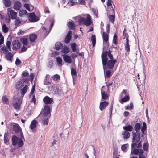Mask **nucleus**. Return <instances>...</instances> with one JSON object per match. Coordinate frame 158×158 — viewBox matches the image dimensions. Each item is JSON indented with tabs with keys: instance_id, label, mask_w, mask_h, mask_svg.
Wrapping results in <instances>:
<instances>
[{
	"instance_id": "39",
	"label": "nucleus",
	"mask_w": 158,
	"mask_h": 158,
	"mask_svg": "<svg viewBox=\"0 0 158 158\" xmlns=\"http://www.w3.org/2000/svg\"><path fill=\"white\" fill-rule=\"evenodd\" d=\"M61 52L65 53H67L69 52V49L66 46H64L61 50Z\"/></svg>"
},
{
	"instance_id": "7",
	"label": "nucleus",
	"mask_w": 158,
	"mask_h": 158,
	"mask_svg": "<svg viewBox=\"0 0 158 158\" xmlns=\"http://www.w3.org/2000/svg\"><path fill=\"white\" fill-rule=\"evenodd\" d=\"M29 15L28 16L29 20L31 22H36L39 20L35 13L34 12L29 13Z\"/></svg>"
},
{
	"instance_id": "19",
	"label": "nucleus",
	"mask_w": 158,
	"mask_h": 158,
	"mask_svg": "<svg viewBox=\"0 0 158 158\" xmlns=\"http://www.w3.org/2000/svg\"><path fill=\"white\" fill-rule=\"evenodd\" d=\"M109 103L107 101H103L101 102L100 104L99 108L101 111L106 108L108 105Z\"/></svg>"
},
{
	"instance_id": "21",
	"label": "nucleus",
	"mask_w": 158,
	"mask_h": 158,
	"mask_svg": "<svg viewBox=\"0 0 158 158\" xmlns=\"http://www.w3.org/2000/svg\"><path fill=\"white\" fill-rule=\"evenodd\" d=\"M12 129L14 131L17 133L19 132L21 128L18 124H15L13 126Z\"/></svg>"
},
{
	"instance_id": "20",
	"label": "nucleus",
	"mask_w": 158,
	"mask_h": 158,
	"mask_svg": "<svg viewBox=\"0 0 158 158\" xmlns=\"http://www.w3.org/2000/svg\"><path fill=\"white\" fill-rule=\"evenodd\" d=\"M49 77H48V75H46L45 79L44 80V84L45 85H52V84L51 80H50Z\"/></svg>"
},
{
	"instance_id": "62",
	"label": "nucleus",
	"mask_w": 158,
	"mask_h": 158,
	"mask_svg": "<svg viewBox=\"0 0 158 158\" xmlns=\"http://www.w3.org/2000/svg\"><path fill=\"white\" fill-rule=\"evenodd\" d=\"M24 45H23V46H22V48L21 49L20 51L22 52H23L26 51L27 49V47H26L25 46H24Z\"/></svg>"
},
{
	"instance_id": "15",
	"label": "nucleus",
	"mask_w": 158,
	"mask_h": 158,
	"mask_svg": "<svg viewBox=\"0 0 158 158\" xmlns=\"http://www.w3.org/2000/svg\"><path fill=\"white\" fill-rule=\"evenodd\" d=\"M22 101L20 99L18 98L16 102L13 104V106L15 109L19 110Z\"/></svg>"
},
{
	"instance_id": "36",
	"label": "nucleus",
	"mask_w": 158,
	"mask_h": 158,
	"mask_svg": "<svg viewBox=\"0 0 158 158\" xmlns=\"http://www.w3.org/2000/svg\"><path fill=\"white\" fill-rule=\"evenodd\" d=\"M141 124L139 123L135 124V128L136 132H137V133L138 132H139V131L140 130L141 128Z\"/></svg>"
},
{
	"instance_id": "24",
	"label": "nucleus",
	"mask_w": 158,
	"mask_h": 158,
	"mask_svg": "<svg viewBox=\"0 0 158 158\" xmlns=\"http://www.w3.org/2000/svg\"><path fill=\"white\" fill-rule=\"evenodd\" d=\"M24 85V83L23 81H21L17 82L16 86L17 89L18 90H19Z\"/></svg>"
},
{
	"instance_id": "2",
	"label": "nucleus",
	"mask_w": 158,
	"mask_h": 158,
	"mask_svg": "<svg viewBox=\"0 0 158 158\" xmlns=\"http://www.w3.org/2000/svg\"><path fill=\"white\" fill-rule=\"evenodd\" d=\"M79 22L81 23H83L87 26H89L92 23L91 18L89 14H87L86 18L81 17L79 19Z\"/></svg>"
},
{
	"instance_id": "11",
	"label": "nucleus",
	"mask_w": 158,
	"mask_h": 158,
	"mask_svg": "<svg viewBox=\"0 0 158 158\" xmlns=\"http://www.w3.org/2000/svg\"><path fill=\"white\" fill-rule=\"evenodd\" d=\"M8 14L12 19H15L17 17V13L12 10L11 8H9L7 9Z\"/></svg>"
},
{
	"instance_id": "13",
	"label": "nucleus",
	"mask_w": 158,
	"mask_h": 158,
	"mask_svg": "<svg viewBox=\"0 0 158 158\" xmlns=\"http://www.w3.org/2000/svg\"><path fill=\"white\" fill-rule=\"evenodd\" d=\"M53 101V99L48 96L45 97L43 99V102L46 104L48 105L52 103Z\"/></svg>"
},
{
	"instance_id": "44",
	"label": "nucleus",
	"mask_w": 158,
	"mask_h": 158,
	"mask_svg": "<svg viewBox=\"0 0 158 158\" xmlns=\"http://www.w3.org/2000/svg\"><path fill=\"white\" fill-rule=\"evenodd\" d=\"M117 38V35L116 34H115L114 35L113 40V42L115 45L117 44L118 43Z\"/></svg>"
},
{
	"instance_id": "30",
	"label": "nucleus",
	"mask_w": 158,
	"mask_h": 158,
	"mask_svg": "<svg viewBox=\"0 0 158 158\" xmlns=\"http://www.w3.org/2000/svg\"><path fill=\"white\" fill-rule=\"evenodd\" d=\"M13 54L11 52H9L6 55V59L11 62H12Z\"/></svg>"
},
{
	"instance_id": "34",
	"label": "nucleus",
	"mask_w": 158,
	"mask_h": 158,
	"mask_svg": "<svg viewBox=\"0 0 158 158\" xmlns=\"http://www.w3.org/2000/svg\"><path fill=\"white\" fill-rule=\"evenodd\" d=\"M102 38L103 41L107 43L109 40L108 34H106V32H103L102 35Z\"/></svg>"
},
{
	"instance_id": "22",
	"label": "nucleus",
	"mask_w": 158,
	"mask_h": 158,
	"mask_svg": "<svg viewBox=\"0 0 158 158\" xmlns=\"http://www.w3.org/2000/svg\"><path fill=\"white\" fill-rule=\"evenodd\" d=\"M37 121L35 120H34L31 122L29 128L31 130H34L36 127Z\"/></svg>"
},
{
	"instance_id": "51",
	"label": "nucleus",
	"mask_w": 158,
	"mask_h": 158,
	"mask_svg": "<svg viewBox=\"0 0 158 158\" xmlns=\"http://www.w3.org/2000/svg\"><path fill=\"white\" fill-rule=\"evenodd\" d=\"M15 19V24L16 25L18 26L21 23V21L19 17H16Z\"/></svg>"
},
{
	"instance_id": "5",
	"label": "nucleus",
	"mask_w": 158,
	"mask_h": 158,
	"mask_svg": "<svg viewBox=\"0 0 158 158\" xmlns=\"http://www.w3.org/2000/svg\"><path fill=\"white\" fill-rule=\"evenodd\" d=\"M105 90H106L105 86H102L101 89L102 98L103 99L106 100L109 98L110 95Z\"/></svg>"
},
{
	"instance_id": "45",
	"label": "nucleus",
	"mask_w": 158,
	"mask_h": 158,
	"mask_svg": "<svg viewBox=\"0 0 158 158\" xmlns=\"http://www.w3.org/2000/svg\"><path fill=\"white\" fill-rule=\"evenodd\" d=\"M56 94H57L59 95H61L63 93V91L59 88H56L55 90Z\"/></svg>"
},
{
	"instance_id": "14",
	"label": "nucleus",
	"mask_w": 158,
	"mask_h": 158,
	"mask_svg": "<svg viewBox=\"0 0 158 158\" xmlns=\"http://www.w3.org/2000/svg\"><path fill=\"white\" fill-rule=\"evenodd\" d=\"M133 142L131 144V150L133 152V151L134 149H137V148H141L142 147V144L141 143V142H139L138 143H137L138 142Z\"/></svg>"
},
{
	"instance_id": "50",
	"label": "nucleus",
	"mask_w": 158,
	"mask_h": 158,
	"mask_svg": "<svg viewBox=\"0 0 158 158\" xmlns=\"http://www.w3.org/2000/svg\"><path fill=\"white\" fill-rule=\"evenodd\" d=\"M71 48L72 49V51L75 52L76 51V44L75 43H73L71 44Z\"/></svg>"
},
{
	"instance_id": "61",
	"label": "nucleus",
	"mask_w": 158,
	"mask_h": 158,
	"mask_svg": "<svg viewBox=\"0 0 158 158\" xmlns=\"http://www.w3.org/2000/svg\"><path fill=\"white\" fill-rule=\"evenodd\" d=\"M21 63V61L18 58H17L15 62V64L16 65H19Z\"/></svg>"
},
{
	"instance_id": "10",
	"label": "nucleus",
	"mask_w": 158,
	"mask_h": 158,
	"mask_svg": "<svg viewBox=\"0 0 158 158\" xmlns=\"http://www.w3.org/2000/svg\"><path fill=\"white\" fill-rule=\"evenodd\" d=\"M112 51L110 50H109L108 51H106L105 52H103L101 54L102 59L103 57L104 56H106V57H107V56H108L110 59H114L113 55L112 54Z\"/></svg>"
},
{
	"instance_id": "41",
	"label": "nucleus",
	"mask_w": 158,
	"mask_h": 158,
	"mask_svg": "<svg viewBox=\"0 0 158 158\" xmlns=\"http://www.w3.org/2000/svg\"><path fill=\"white\" fill-rule=\"evenodd\" d=\"M56 61L58 65L59 66H62L63 65L62 64L63 60L62 58L60 57H56Z\"/></svg>"
},
{
	"instance_id": "12",
	"label": "nucleus",
	"mask_w": 158,
	"mask_h": 158,
	"mask_svg": "<svg viewBox=\"0 0 158 158\" xmlns=\"http://www.w3.org/2000/svg\"><path fill=\"white\" fill-rule=\"evenodd\" d=\"M22 7V4L21 2L19 1H16L13 5L14 9L16 11L19 10Z\"/></svg>"
},
{
	"instance_id": "32",
	"label": "nucleus",
	"mask_w": 158,
	"mask_h": 158,
	"mask_svg": "<svg viewBox=\"0 0 158 158\" xmlns=\"http://www.w3.org/2000/svg\"><path fill=\"white\" fill-rule=\"evenodd\" d=\"M130 99V97L129 96H125L123 97V98L121 99L120 102L121 103L123 102H125L128 101Z\"/></svg>"
},
{
	"instance_id": "58",
	"label": "nucleus",
	"mask_w": 158,
	"mask_h": 158,
	"mask_svg": "<svg viewBox=\"0 0 158 158\" xmlns=\"http://www.w3.org/2000/svg\"><path fill=\"white\" fill-rule=\"evenodd\" d=\"M74 2L73 0H70L67 2V5L69 6H72L74 5Z\"/></svg>"
},
{
	"instance_id": "23",
	"label": "nucleus",
	"mask_w": 158,
	"mask_h": 158,
	"mask_svg": "<svg viewBox=\"0 0 158 158\" xmlns=\"http://www.w3.org/2000/svg\"><path fill=\"white\" fill-rule=\"evenodd\" d=\"M122 135L124 139H128L130 136V134L128 131H125L122 132Z\"/></svg>"
},
{
	"instance_id": "31",
	"label": "nucleus",
	"mask_w": 158,
	"mask_h": 158,
	"mask_svg": "<svg viewBox=\"0 0 158 158\" xmlns=\"http://www.w3.org/2000/svg\"><path fill=\"white\" fill-rule=\"evenodd\" d=\"M62 47L63 45L62 43L60 42H57L55 44V48L56 50H60Z\"/></svg>"
},
{
	"instance_id": "43",
	"label": "nucleus",
	"mask_w": 158,
	"mask_h": 158,
	"mask_svg": "<svg viewBox=\"0 0 158 158\" xmlns=\"http://www.w3.org/2000/svg\"><path fill=\"white\" fill-rule=\"evenodd\" d=\"M111 71L110 70L106 71L105 74V77L107 78H110L111 75Z\"/></svg>"
},
{
	"instance_id": "35",
	"label": "nucleus",
	"mask_w": 158,
	"mask_h": 158,
	"mask_svg": "<svg viewBox=\"0 0 158 158\" xmlns=\"http://www.w3.org/2000/svg\"><path fill=\"white\" fill-rule=\"evenodd\" d=\"M19 15L21 17H23L24 15H27L28 14L27 11L25 10H21L19 12Z\"/></svg>"
},
{
	"instance_id": "57",
	"label": "nucleus",
	"mask_w": 158,
	"mask_h": 158,
	"mask_svg": "<svg viewBox=\"0 0 158 158\" xmlns=\"http://www.w3.org/2000/svg\"><path fill=\"white\" fill-rule=\"evenodd\" d=\"M2 51H4L3 53L4 54H6L8 52V50L7 48L5 46H3L1 48Z\"/></svg>"
},
{
	"instance_id": "17",
	"label": "nucleus",
	"mask_w": 158,
	"mask_h": 158,
	"mask_svg": "<svg viewBox=\"0 0 158 158\" xmlns=\"http://www.w3.org/2000/svg\"><path fill=\"white\" fill-rule=\"evenodd\" d=\"M111 12L112 15H109L108 18L109 19V21L113 23L115 21V15H114V10L113 8L112 10H111Z\"/></svg>"
},
{
	"instance_id": "53",
	"label": "nucleus",
	"mask_w": 158,
	"mask_h": 158,
	"mask_svg": "<svg viewBox=\"0 0 158 158\" xmlns=\"http://www.w3.org/2000/svg\"><path fill=\"white\" fill-rule=\"evenodd\" d=\"M148 143H145L143 145V148L145 151L148 150Z\"/></svg>"
},
{
	"instance_id": "8",
	"label": "nucleus",
	"mask_w": 158,
	"mask_h": 158,
	"mask_svg": "<svg viewBox=\"0 0 158 158\" xmlns=\"http://www.w3.org/2000/svg\"><path fill=\"white\" fill-rule=\"evenodd\" d=\"M52 110L51 106L46 105L44 107L43 110V115L46 116L51 112Z\"/></svg>"
},
{
	"instance_id": "49",
	"label": "nucleus",
	"mask_w": 158,
	"mask_h": 158,
	"mask_svg": "<svg viewBox=\"0 0 158 158\" xmlns=\"http://www.w3.org/2000/svg\"><path fill=\"white\" fill-rule=\"evenodd\" d=\"M9 139L7 135H5L4 136V142L5 144L7 145L9 143Z\"/></svg>"
},
{
	"instance_id": "37",
	"label": "nucleus",
	"mask_w": 158,
	"mask_h": 158,
	"mask_svg": "<svg viewBox=\"0 0 158 158\" xmlns=\"http://www.w3.org/2000/svg\"><path fill=\"white\" fill-rule=\"evenodd\" d=\"M3 3L6 7H9L11 5V2L10 0H3Z\"/></svg>"
},
{
	"instance_id": "6",
	"label": "nucleus",
	"mask_w": 158,
	"mask_h": 158,
	"mask_svg": "<svg viewBox=\"0 0 158 158\" xmlns=\"http://www.w3.org/2000/svg\"><path fill=\"white\" fill-rule=\"evenodd\" d=\"M12 49L14 50H17L19 49L21 47V44L17 40H15L12 42Z\"/></svg>"
},
{
	"instance_id": "64",
	"label": "nucleus",
	"mask_w": 158,
	"mask_h": 158,
	"mask_svg": "<svg viewBox=\"0 0 158 158\" xmlns=\"http://www.w3.org/2000/svg\"><path fill=\"white\" fill-rule=\"evenodd\" d=\"M48 118H46V119H44L43 121V123L44 125H47L48 123Z\"/></svg>"
},
{
	"instance_id": "52",
	"label": "nucleus",
	"mask_w": 158,
	"mask_h": 158,
	"mask_svg": "<svg viewBox=\"0 0 158 158\" xmlns=\"http://www.w3.org/2000/svg\"><path fill=\"white\" fill-rule=\"evenodd\" d=\"M52 78L53 80L55 81H57L59 79H60V76L57 74H56L53 76L52 77Z\"/></svg>"
},
{
	"instance_id": "54",
	"label": "nucleus",
	"mask_w": 158,
	"mask_h": 158,
	"mask_svg": "<svg viewBox=\"0 0 158 158\" xmlns=\"http://www.w3.org/2000/svg\"><path fill=\"white\" fill-rule=\"evenodd\" d=\"M8 29L6 25L5 24H3L2 26V30L3 32L5 33H7L8 31Z\"/></svg>"
},
{
	"instance_id": "55",
	"label": "nucleus",
	"mask_w": 158,
	"mask_h": 158,
	"mask_svg": "<svg viewBox=\"0 0 158 158\" xmlns=\"http://www.w3.org/2000/svg\"><path fill=\"white\" fill-rule=\"evenodd\" d=\"M4 40V37L2 33L0 32V45L3 44Z\"/></svg>"
},
{
	"instance_id": "47",
	"label": "nucleus",
	"mask_w": 158,
	"mask_h": 158,
	"mask_svg": "<svg viewBox=\"0 0 158 158\" xmlns=\"http://www.w3.org/2000/svg\"><path fill=\"white\" fill-rule=\"evenodd\" d=\"M71 36H69L67 35L64 41L65 43L66 44L69 43L71 39Z\"/></svg>"
},
{
	"instance_id": "3",
	"label": "nucleus",
	"mask_w": 158,
	"mask_h": 158,
	"mask_svg": "<svg viewBox=\"0 0 158 158\" xmlns=\"http://www.w3.org/2000/svg\"><path fill=\"white\" fill-rule=\"evenodd\" d=\"M50 33V31H47V29L44 27H42V29L39 31L38 35L42 38H45Z\"/></svg>"
},
{
	"instance_id": "18",
	"label": "nucleus",
	"mask_w": 158,
	"mask_h": 158,
	"mask_svg": "<svg viewBox=\"0 0 158 158\" xmlns=\"http://www.w3.org/2000/svg\"><path fill=\"white\" fill-rule=\"evenodd\" d=\"M63 59L64 61L68 63H71L72 59L70 56L67 54H64L63 55Z\"/></svg>"
},
{
	"instance_id": "46",
	"label": "nucleus",
	"mask_w": 158,
	"mask_h": 158,
	"mask_svg": "<svg viewBox=\"0 0 158 158\" xmlns=\"http://www.w3.org/2000/svg\"><path fill=\"white\" fill-rule=\"evenodd\" d=\"M129 96V93L127 90L123 89L121 92V97H122L124 96Z\"/></svg>"
},
{
	"instance_id": "63",
	"label": "nucleus",
	"mask_w": 158,
	"mask_h": 158,
	"mask_svg": "<svg viewBox=\"0 0 158 158\" xmlns=\"http://www.w3.org/2000/svg\"><path fill=\"white\" fill-rule=\"evenodd\" d=\"M36 99L35 98V95H33L31 102H33L34 104H36Z\"/></svg>"
},
{
	"instance_id": "33",
	"label": "nucleus",
	"mask_w": 158,
	"mask_h": 158,
	"mask_svg": "<svg viewBox=\"0 0 158 158\" xmlns=\"http://www.w3.org/2000/svg\"><path fill=\"white\" fill-rule=\"evenodd\" d=\"M20 41L23 44V45L27 46L28 43L27 39L26 38H20Z\"/></svg>"
},
{
	"instance_id": "56",
	"label": "nucleus",
	"mask_w": 158,
	"mask_h": 158,
	"mask_svg": "<svg viewBox=\"0 0 158 158\" xmlns=\"http://www.w3.org/2000/svg\"><path fill=\"white\" fill-rule=\"evenodd\" d=\"M127 146L126 144H124L121 146V149L124 152H126L127 150Z\"/></svg>"
},
{
	"instance_id": "60",
	"label": "nucleus",
	"mask_w": 158,
	"mask_h": 158,
	"mask_svg": "<svg viewBox=\"0 0 158 158\" xmlns=\"http://www.w3.org/2000/svg\"><path fill=\"white\" fill-rule=\"evenodd\" d=\"M24 6L29 11H31V10L30 8V5L27 3H25L24 4Z\"/></svg>"
},
{
	"instance_id": "25",
	"label": "nucleus",
	"mask_w": 158,
	"mask_h": 158,
	"mask_svg": "<svg viewBox=\"0 0 158 158\" xmlns=\"http://www.w3.org/2000/svg\"><path fill=\"white\" fill-rule=\"evenodd\" d=\"M2 101L3 104L8 105L9 104V100L6 95L2 97Z\"/></svg>"
},
{
	"instance_id": "1",
	"label": "nucleus",
	"mask_w": 158,
	"mask_h": 158,
	"mask_svg": "<svg viewBox=\"0 0 158 158\" xmlns=\"http://www.w3.org/2000/svg\"><path fill=\"white\" fill-rule=\"evenodd\" d=\"M102 58V62L103 69L105 71L107 69H113L115 63L117 62L116 59L108 60L106 56H104Z\"/></svg>"
},
{
	"instance_id": "9",
	"label": "nucleus",
	"mask_w": 158,
	"mask_h": 158,
	"mask_svg": "<svg viewBox=\"0 0 158 158\" xmlns=\"http://www.w3.org/2000/svg\"><path fill=\"white\" fill-rule=\"evenodd\" d=\"M140 133L139 132H132V142H139L140 139Z\"/></svg>"
},
{
	"instance_id": "26",
	"label": "nucleus",
	"mask_w": 158,
	"mask_h": 158,
	"mask_svg": "<svg viewBox=\"0 0 158 158\" xmlns=\"http://www.w3.org/2000/svg\"><path fill=\"white\" fill-rule=\"evenodd\" d=\"M67 25L69 29L73 30L75 29V23L71 21H69L68 22Z\"/></svg>"
},
{
	"instance_id": "29",
	"label": "nucleus",
	"mask_w": 158,
	"mask_h": 158,
	"mask_svg": "<svg viewBox=\"0 0 158 158\" xmlns=\"http://www.w3.org/2000/svg\"><path fill=\"white\" fill-rule=\"evenodd\" d=\"M19 138H18L16 136H13L12 138V144L13 145H16L18 143V141Z\"/></svg>"
},
{
	"instance_id": "48",
	"label": "nucleus",
	"mask_w": 158,
	"mask_h": 158,
	"mask_svg": "<svg viewBox=\"0 0 158 158\" xmlns=\"http://www.w3.org/2000/svg\"><path fill=\"white\" fill-rule=\"evenodd\" d=\"M19 147H21L23 145V141L21 138H19L17 143Z\"/></svg>"
},
{
	"instance_id": "59",
	"label": "nucleus",
	"mask_w": 158,
	"mask_h": 158,
	"mask_svg": "<svg viewBox=\"0 0 158 158\" xmlns=\"http://www.w3.org/2000/svg\"><path fill=\"white\" fill-rule=\"evenodd\" d=\"M29 75V73L27 71H24L22 74V76L24 77H26Z\"/></svg>"
},
{
	"instance_id": "16",
	"label": "nucleus",
	"mask_w": 158,
	"mask_h": 158,
	"mask_svg": "<svg viewBox=\"0 0 158 158\" xmlns=\"http://www.w3.org/2000/svg\"><path fill=\"white\" fill-rule=\"evenodd\" d=\"M37 38V35L34 33H32L29 35V40L31 43H34Z\"/></svg>"
},
{
	"instance_id": "28",
	"label": "nucleus",
	"mask_w": 158,
	"mask_h": 158,
	"mask_svg": "<svg viewBox=\"0 0 158 158\" xmlns=\"http://www.w3.org/2000/svg\"><path fill=\"white\" fill-rule=\"evenodd\" d=\"M123 129L126 131H131L133 129V127L132 125H128L123 127Z\"/></svg>"
},
{
	"instance_id": "38",
	"label": "nucleus",
	"mask_w": 158,
	"mask_h": 158,
	"mask_svg": "<svg viewBox=\"0 0 158 158\" xmlns=\"http://www.w3.org/2000/svg\"><path fill=\"white\" fill-rule=\"evenodd\" d=\"M28 87L27 85H25L24 87L21 90V93L22 95H24L26 93Z\"/></svg>"
},
{
	"instance_id": "40",
	"label": "nucleus",
	"mask_w": 158,
	"mask_h": 158,
	"mask_svg": "<svg viewBox=\"0 0 158 158\" xmlns=\"http://www.w3.org/2000/svg\"><path fill=\"white\" fill-rule=\"evenodd\" d=\"M91 40L92 42L93 47H94L96 44V36L94 35H93L91 37Z\"/></svg>"
},
{
	"instance_id": "42",
	"label": "nucleus",
	"mask_w": 158,
	"mask_h": 158,
	"mask_svg": "<svg viewBox=\"0 0 158 158\" xmlns=\"http://www.w3.org/2000/svg\"><path fill=\"white\" fill-rule=\"evenodd\" d=\"M71 74L73 77L74 76H76L77 75L76 69L73 67H71Z\"/></svg>"
},
{
	"instance_id": "27",
	"label": "nucleus",
	"mask_w": 158,
	"mask_h": 158,
	"mask_svg": "<svg viewBox=\"0 0 158 158\" xmlns=\"http://www.w3.org/2000/svg\"><path fill=\"white\" fill-rule=\"evenodd\" d=\"M125 49L127 51L125 53V56H128L130 51V45L129 44H125Z\"/></svg>"
},
{
	"instance_id": "4",
	"label": "nucleus",
	"mask_w": 158,
	"mask_h": 158,
	"mask_svg": "<svg viewBox=\"0 0 158 158\" xmlns=\"http://www.w3.org/2000/svg\"><path fill=\"white\" fill-rule=\"evenodd\" d=\"M144 151L142 149H134L133 151V153L135 155L139 156V158H146V157L143 155Z\"/></svg>"
}]
</instances>
